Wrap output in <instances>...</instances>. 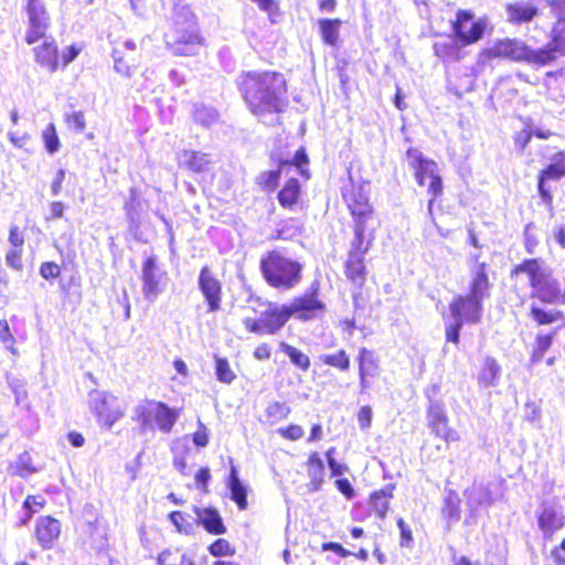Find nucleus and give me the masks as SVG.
Returning <instances> with one entry per match:
<instances>
[{
  "instance_id": "39448f33",
  "label": "nucleus",
  "mask_w": 565,
  "mask_h": 565,
  "mask_svg": "<svg viewBox=\"0 0 565 565\" xmlns=\"http://www.w3.org/2000/svg\"><path fill=\"white\" fill-rule=\"evenodd\" d=\"M406 157L417 185L426 188L428 194L427 210L431 221L435 222L434 204L444 195V182L438 164L435 160L426 158L416 148H408Z\"/></svg>"
},
{
  "instance_id": "473e14b6",
  "label": "nucleus",
  "mask_w": 565,
  "mask_h": 565,
  "mask_svg": "<svg viewBox=\"0 0 565 565\" xmlns=\"http://www.w3.org/2000/svg\"><path fill=\"white\" fill-rule=\"evenodd\" d=\"M501 374V366L492 356L483 359L477 375L478 385L481 387L495 386Z\"/></svg>"
},
{
  "instance_id": "09e8293b",
  "label": "nucleus",
  "mask_w": 565,
  "mask_h": 565,
  "mask_svg": "<svg viewBox=\"0 0 565 565\" xmlns=\"http://www.w3.org/2000/svg\"><path fill=\"white\" fill-rule=\"evenodd\" d=\"M565 74V67L557 68L554 71H548L544 74L543 86L546 92H551L553 88H556L554 85L561 77Z\"/></svg>"
},
{
  "instance_id": "49530a36",
  "label": "nucleus",
  "mask_w": 565,
  "mask_h": 565,
  "mask_svg": "<svg viewBox=\"0 0 565 565\" xmlns=\"http://www.w3.org/2000/svg\"><path fill=\"white\" fill-rule=\"evenodd\" d=\"M277 433L280 437L290 441H297L303 436L302 427L297 424H290L286 427H280Z\"/></svg>"
},
{
  "instance_id": "f257e3e1",
  "label": "nucleus",
  "mask_w": 565,
  "mask_h": 565,
  "mask_svg": "<svg viewBox=\"0 0 565 565\" xmlns=\"http://www.w3.org/2000/svg\"><path fill=\"white\" fill-rule=\"evenodd\" d=\"M248 111L266 125L279 124V116L289 105L288 79L274 70H253L241 73L236 82Z\"/></svg>"
},
{
  "instance_id": "ddd939ff",
  "label": "nucleus",
  "mask_w": 565,
  "mask_h": 565,
  "mask_svg": "<svg viewBox=\"0 0 565 565\" xmlns=\"http://www.w3.org/2000/svg\"><path fill=\"white\" fill-rule=\"evenodd\" d=\"M135 418L140 423L141 429L153 430L158 427L168 433L174 424V412L161 402L143 401L135 409Z\"/></svg>"
},
{
  "instance_id": "de8ad7c7",
  "label": "nucleus",
  "mask_w": 565,
  "mask_h": 565,
  "mask_svg": "<svg viewBox=\"0 0 565 565\" xmlns=\"http://www.w3.org/2000/svg\"><path fill=\"white\" fill-rule=\"evenodd\" d=\"M396 525L399 530V535H401L399 545L402 547L409 546L414 541L413 533H412L409 525L405 522V520L403 518H397Z\"/></svg>"
},
{
  "instance_id": "393cba45",
  "label": "nucleus",
  "mask_w": 565,
  "mask_h": 565,
  "mask_svg": "<svg viewBox=\"0 0 565 565\" xmlns=\"http://www.w3.org/2000/svg\"><path fill=\"white\" fill-rule=\"evenodd\" d=\"M143 294L148 300H153L164 284V274L157 267L156 258L150 256L142 266Z\"/></svg>"
},
{
  "instance_id": "e2e57ef3",
  "label": "nucleus",
  "mask_w": 565,
  "mask_h": 565,
  "mask_svg": "<svg viewBox=\"0 0 565 565\" xmlns=\"http://www.w3.org/2000/svg\"><path fill=\"white\" fill-rule=\"evenodd\" d=\"M9 242L14 248L22 247L24 244V236L17 225H12L10 228Z\"/></svg>"
},
{
  "instance_id": "f03ea898",
  "label": "nucleus",
  "mask_w": 565,
  "mask_h": 565,
  "mask_svg": "<svg viewBox=\"0 0 565 565\" xmlns=\"http://www.w3.org/2000/svg\"><path fill=\"white\" fill-rule=\"evenodd\" d=\"M527 278L532 289L531 297L546 305H565V288L552 277V271L545 266L542 258H525L514 265L509 273L512 281H518L521 276Z\"/></svg>"
},
{
  "instance_id": "cd10ccee",
  "label": "nucleus",
  "mask_w": 565,
  "mask_h": 565,
  "mask_svg": "<svg viewBox=\"0 0 565 565\" xmlns=\"http://www.w3.org/2000/svg\"><path fill=\"white\" fill-rule=\"evenodd\" d=\"M61 534V523L51 516H41L36 522L35 535L43 548H51Z\"/></svg>"
},
{
  "instance_id": "052dcab7",
  "label": "nucleus",
  "mask_w": 565,
  "mask_h": 565,
  "mask_svg": "<svg viewBox=\"0 0 565 565\" xmlns=\"http://www.w3.org/2000/svg\"><path fill=\"white\" fill-rule=\"evenodd\" d=\"M443 513L448 520L458 521L460 516L459 505L451 500H447Z\"/></svg>"
},
{
  "instance_id": "6e6552de",
  "label": "nucleus",
  "mask_w": 565,
  "mask_h": 565,
  "mask_svg": "<svg viewBox=\"0 0 565 565\" xmlns=\"http://www.w3.org/2000/svg\"><path fill=\"white\" fill-rule=\"evenodd\" d=\"M481 55L487 61L507 60L541 67L536 49L515 38L495 40L490 46L481 51Z\"/></svg>"
},
{
  "instance_id": "c756f323",
  "label": "nucleus",
  "mask_w": 565,
  "mask_h": 565,
  "mask_svg": "<svg viewBox=\"0 0 565 565\" xmlns=\"http://www.w3.org/2000/svg\"><path fill=\"white\" fill-rule=\"evenodd\" d=\"M198 522L202 527L212 535H223L227 527L215 508H203L196 512Z\"/></svg>"
},
{
  "instance_id": "5fc2aeb1",
  "label": "nucleus",
  "mask_w": 565,
  "mask_h": 565,
  "mask_svg": "<svg viewBox=\"0 0 565 565\" xmlns=\"http://www.w3.org/2000/svg\"><path fill=\"white\" fill-rule=\"evenodd\" d=\"M21 255H22V253L20 249L12 248V249L8 250V253L6 255L7 265L15 270H21L23 267L22 260H21Z\"/></svg>"
},
{
  "instance_id": "2eb2a0df",
  "label": "nucleus",
  "mask_w": 565,
  "mask_h": 565,
  "mask_svg": "<svg viewBox=\"0 0 565 565\" xmlns=\"http://www.w3.org/2000/svg\"><path fill=\"white\" fill-rule=\"evenodd\" d=\"M198 287L207 305L209 312H217L223 302V284L215 270L204 265L198 277Z\"/></svg>"
},
{
  "instance_id": "b1692460",
  "label": "nucleus",
  "mask_w": 565,
  "mask_h": 565,
  "mask_svg": "<svg viewBox=\"0 0 565 565\" xmlns=\"http://www.w3.org/2000/svg\"><path fill=\"white\" fill-rule=\"evenodd\" d=\"M504 11L507 22L511 25L529 24L541 13L536 4L521 0L505 3Z\"/></svg>"
},
{
  "instance_id": "a18cd8bd",
  "label": "nucleus",
  "mask_w": 565,
  "mask_h": 565,
  "mask_svg": "<svg viewBox=\"0 0 565 565\" xmlns=\"http://www.w3.org/2000/svg\"><path fill=\"white\" fill-rule=\"evenodd\" d=\"M42 138L45 145V149L49 153L53 154L58 150L60 140L53 124L47 125V127L43 130Z\"/></svg>"
},
{
  "instance_id": "6e6d98bb",
  "label": "nucleus",
  "mask_w": 565,
  "mask_h": 565,
  "mask_svg": "<svg viewBox=\"0 0 565 565\" xmlns=\"http://www.w3.org/2000/svg\"><path fill=\"white\" fill-rule=\"evenodd\" d=\"M17 473L21 477H26L35 471V469H33L30 465V456L26 452L20 456L17 462Z\"/></svg>"
},
{
  "instance_id": "ea45409f",
  "label": "nucleus",
  "mask_w": 565,
  "mask_h": 565,
  "mask_svg": "<svg viewBox=\"0 0 565 565\" xmlns=\"http://www.w3.org/2000/svg\"><path fill=\"white\" fill-rule=\"evenodd\" d=\"M183 157L186 168L193 172L205 171L211 163L205 153L196 151H184Z\"/></svg>"
},
{
  "instance_id": "0e129e2a",
  "label": "nucleus",
  "mask_w": 565,
  "mask_h": 565,
  "mask_svg": "<svg viewBox=\"0 0 565 565\" xmlns=\"http://www.w3.org/2000/svg\"><path fill=\"white\" fill-rule=\"evenodd\" d=\"M565 537L561 541L558 546L553 547L551 555L555 565H565Z\"/></svg>"
},
{
  "instance_id": "412c9836",
  "label": "nucleus",
  "mask_w": 565,
  "mask_h": 565,
  "mask_svg": "<svg viewBox=\"0 0 565 565\" xmlns=\"http://www.w3.org/2000/svg\"><path fill=\"white\" fill-rule=\"evenodd\" d=\"M489 264L486 262L476 263L471 269V277L466 295L481 301L491 296L492 282L489 277Z\"/></svg>"
},
{
  "instance_id": "4c0bfd02",
  "label": "nucleus",
  "mask_w": 565,
  "mask_h": 565,
  "mask_svg": "<svg viewBox=\"0 0 565 565\" xmlns=\"http://www.w3.org/2000/svg\"><path fill=\"white\" fill-rule=\"evenodd\" d=\"M320 361L330 367L337 369L340 372H348L351 366V359L344 349H339L334 353L322 354Z\"/></svg>"
},
{
  "instance_id": "a878e982",
  "label": "nucleus",
  "mask_w": 565,
  "mask_h": 565,
  "mask_svg": "<svg viewBox=\"0 0 565 565\" xmlns=\"http://www.w3.org/2000/svg\"><path fill=\"white\" fill-rule=\"evenodd\" d=\"M396 486L388 483L385 487L374 490L369 495L370 514L384 520L390 510V501L394 497Z\"/></svg>"
},
{
  "instance_id": "7ed1b4c3",
  "label": "nucleus",
  "mask_w": 565,
  "mask_h": 565,
  "mask_svg": "<svg viewBox=\"0 0 565 565\" xmlns=\"http://www.w3.org/2000/svg\"><path fill=\"white\" fill-rule=\"evenodd\" d=\"M348 172L349 183L342 186L341 195L352 217L353 235L375 236V231L381 226V218L366 189L370 181H356L353 179L351 171Z\"/></svg>"
},
{
  "instance_id": "680f3d73",
  "label": "nucleus",
  "mask_w": 565,
  "mask_h": 565,
  "mask_svg": "<svg viewBox=\"0 0 565 565\" xmlns=\"http://www.w3.org/2000/svg\"><path fill=\"white\" fill-rule=\"evenodd\" d=\"M321 548H322V551H331V552L338 554L340 557L351 556V551L344 548L338 542H326L321 545Z\"/></svg>"
},
{
  "instance_id": "338daca9",
  "label": "nucleus",
  "mask_w": 565,
  "mask_h": 565,
  "mask_svg": "<svg viewBox=\"0 0 565 565\" xmlns=\"http://www.w3.org/2000/svg\"><path fill=\"white\" fill-rule=\"evenodd\" d=\"M532 137H533V134L531 130H524L521 134L514 135L513 139H514L515 145L521 150H524L526 148V146L530 143Z\"/></svg>"
},
{
  "instance_id": "aec40b11",
  "label": "nucleus",
  "mask_w": 565,
  "mask_h": 565,
  "mask_svg": "<svg viewBox=\"0 0 565 565\" xmlns=\"http://www.w3.org/2000/svg\"><path fill=\"white\" fill-rule=\"evenodd\" d=\"M540 66L554 63L558 56L565 55V23H554L551 29L550 42L537 47Z\"/></svg>"
},
{
  "instance_id": "37998d69",
  "label": "nucleus",
  "mask_w": 565,
  "mask_h": 565,
  "mask_svg": "<svg viewBox=\"0 0 565 565\" xmlns=\"http://www.w3.org/2000/svg\"><path fill=\"white\" fill-rule=\"evenodd\" d=\"M179 44L182 45V47H179V55H192L202 44V39L198 33H191L188 38L184 35L179 38Z\"/></svg>"
},
{
  "instance_id": "58836bf2",
  "label": "nucleus",
  "mask_w": 565,
  "mask_h": 565,
  "mask_svg": "<svg viewBox=\"0 0 565 565\" xmlns=\"http://www.w3.org/2000/svg\"><path fill=\"white\" fill-rule=\"evenodd\" d=\"M291 413L290 407L282 402H273L269 403L265 409L266 423L269 425L278 424L282 420H286Z\"/></svg>"
},
{
  "instance_id": "864d4df0",
  "label": "nucleus",
  "mask_w": 565,
  "mask_h": 565,
  "mask_svg": "<svg viewBox=\"0 0 565 565\" xmlns=\"http://www.w3.org/2000/svg\"><path fill=\"white\" fill-rule=\"evenodd\" d=\"M66 121L78 132H82L86 127L85 117L82 111H73L72 114L66 115Z\"/></svg>"
},
{
  "instance_id": "a19ab883",
  "label": "nucleus",
  "mask_w": 565,
  "mask_h": 565,
  "mask_svg": "<svg viewBox=\"0 0 565 565\" xmlns=\"http://www.w3.org/2000/svg\"><path fill=\"white\" fill-rule=\"evenodd\" d=\"M207 552L214 557L234 556L236 547L227 539H216L209 546Z\"/></svg>"
},
{
  "instance_id": "bb28decb",
  "label": "nucleus",
  "mask_w": 565,
  "mask_h": 565,
  "mask_svg": "<svg viewBox=\"0 0 565 565\" xmlns=\"http://www.w3.org/2000/svg\"><path fill=\"white\" fill-rule=\"evenodd\" d=\"M305 467L309 478L308 489L311 492L321 490L326 481V467L320 454L318 451L309 452Z\"/></svg>"
},
{
  "instance_id": "4d7b16f0",
  "label": "nucleus",
  "mask_w": 565,
  "mask_h": 565,
  "mask_svg": "<svg viewBox=\"0 0 565 565\" xmlns=\"http://www.w3.org/2000/svg\"><path fill=\"white\" fill-rule=\"evenodd\" d=\"M117 54L118 52L114 51L113 57L115 71L126 77H131L134 73L131 66H129L121 57H118Z\"/></svg>"
},
{
  "instance_id": "9b49d317",
  "label": "nucleus",
  "mask_w": 565,
  "mask_h": 565,
  "mask_svg": "<svg viewBox=\"0 0 565 565\" xmlns=\"http://www.w3.org/2000/svg\"><path fill=\"white\" fill-rule=\"evenodd\" d=\"M290 319L307 322L322 318L327 312V305L321 297V284L313 280L300 295L294 297L290 303H285Z\"/></svg>"
},
{
  "instance_id": "e433bc0d",
  "label": "nucleus",
  "mask_w": 565,
  "mask_h": 565,
  "mask_svg": "<svg viewBox=\"0 0 565 565\" xmlns=\"http://www.w3.org/2000/svg\"><path fill=\"white\" fill-rule=\"evenodd\" d=\"M280 350L289 358L290 362L301 372H307L310 369L311 361L309 355L300 349L288 344L286 342L279 343Z\"/></svg>"
},
{
  "instance_id": "72a5a7b5",
  "label": "nucleus",
  "mask_w": 565,
  "mask_h": 565,
  "mask_svg": "<svg viewBox=\"0 0 565 565\" xmlns=\"http://www.w3.org/2000/svg\"><path fill=\"white\" fill-rule=\"evenodd\" d=\"M527 316L537 326H551L565 319L563 311L546 309L534 301L529 307Z\"/></svg>"
},
{
  "instance_id": "6ab92c4d",
  "label": "nucleus",
  "mask_w": 565,
  "mask_h": 565,
  "mask_svg": "<svg viewBox=\"0 0 565 565\" xmlns=\"http://www.w3.org/2000/svg\"><path fill=\"white\" fill-rule=\"evenodd\" d=\"M116 401L115 396L103 391H93L89 394L90 408L96 413L98 420L107 428H110L122 417V412L115 405Z\"/></svg>"
},
{
  "instance_id": "9d476101",
  "label": "nucleus",
  "mask_w": 565,
  "mask_h": 565,
  "mask_svg": "<svg viewBox=\"0 0 565 565\" xmlns=\"http://www.w3.org/2000/svg\"><path fill=\"white\" fill-rule=\"evenodd\" d=\"M375 236L353 235L344 262V275L356 288L364 287L367 277L365 254L372 248Z\"/></svg>"
},
{
  "instance_id": "7c9ffc66",
  "label": "nucleus",
  "mask_w": 565,
  "mask_h": 565,
  "mask_svg": "<svg viewBox=\"0 0 565 565\" xmlns=\"http://www.w3.org/2000/svg\"><path fill=\"white\" fill-rule=\"evenodd\" d=\"M343 21L339 18H323L318 20L319 34L324 45L337 47L340 44V30Z\"/></svg>"
},
{
  "instance_id": "8fccbe9b",
  "label": "nucleus",
  "mask_w": 565,
  "mask_h": 565,
  "mask_svg": "<svg viewBox=\"0 0 565 565\" xmlns=\"http://www.w3.org/2000/svg\"><path fill=\"white\" fill-rule=\"evenodd\" d=\"M334 486L338 489V491L340 493H342L343 497L347 500H351V499L354 498L355 491H354L353 486H352V483L350 482L349 479H347V478H337L334 480Z\"/></svg>"
},
{
  "instance_id": "dca6fc26",
  "label": "nucleus",
  "mask_w": 565,
  "mask_h": 565,
  "mask_svg": "<svg viewBox=\"0 0 565 565\" xmlns=\"http://www.w3.org/2000/svg\"><path fill=\"white\" fill-rule=\"evenodd\" d=\"M25 12L28 15L25 41L28 44H34L45 38L50 26V15L43 0H25Z\"/></svg>"
},
{
  "instance_id": "f704fd0d",
  "label": "nucleus",
  "mask_w": 565,
  "mask_h": 565,
  "mask_svg": "<svg viewBox=\"0 0 565 565\" xmlns=\"http://www.w3.org/2000/svg\"><path fill=\"white\" fill-rule=\"evenodd\" d=\"M227 488L231 493V499L236 503L237 508L241 511L246 510L248 508L247 490L238 479V473L235 466L231 467L227 479Z\"/></svg>"
},
{
  "instance_id": "774afa93",
  "label": "nucleus",
  "mask_w": 565,
  "mask_h": 565,
  "mask_svg": "<svg viewBox=\"0 0 565 565\" xmlns=\"http://www.w3.org/2000/svg\"><path fill=\"white\" fill-rule=\"evenodd\" d=\"M434 51H435V54L443 58V60H446V58H449L451 57V53L454 51V47L449 44H446V43H436L434 45Z\"/></svg>"
},
{
  "instance_id": "5701e85b",
  "label": "nucleus",
  "mask_w": 565,
  "mask_h": 565,
  "mask_svg": "<svg viewBox=\"0 0 565 565\" xmlns=\"http://www.w3.org/2000/svg\"><path fill=\"white\" fill-rule=\"evenodd\" d=\"M359 367V383L361 391L366 390L371 380L380 373V361L375 352L367 348H360L355 358Z\"/></svg>"
},
{
  "instance_id": "2f4dec72",
  "label": "nucleus",
  "mask_w": 565,
  "mask_h": 565,
  "mask_svg": "<svg viewBox=\"0 0 565 565\" xmlns=\"http://www.w3.org/2000/svg\"><path fill=\"white\" fill-rule=\"evenodd\" d=\"M125 210L129 221L130 230L138 235L140 227L143 224V204L138 196L136 189H130L129 200L125 204Z\"/></svg>"
},
{
  "instance_id": "20e7f679",
  "label": "nucleus",
  "mask_w": 565,
  "mask_h": 565,
  "mask_svg": "<svg viewBox=\"0 0 565 565\" xmlns=\"http://www.w3.org/2000/svg\"><path fill=\"white\" fill-rule=\"evenodd\" d=\"M259 271L265 282L275 290L288 291L302 280L303 264L278 248L266 252L259 259Z\"/></svg>"
},
{
  "instance_id": "4468645a",
  "label": "nucleus",
  "mask_w": 565,
  "mask_h": 565,
  "mask_svg": "<svg viewBox=\"0 0 565 565\" xmlns=\"http://www.w3.org/2000/svg\"><path fill=\"white\" fill-rule=\"evenodd\" d=\"M427 397V426L431 434L446 444L459 441L460 434L450 425L447 409L444 403L431 397L428 393Z\"/></svg>"
},
{
  "instance_id": "13d9d810",
  "label": "nucleus",
  "mask_w": 565,
  "mask_h": 565,
  "mask_svg": "<svg viewBox=\"0 0 565 565\" xmlns=\"http://www.w3.org/2000/svg\"><path fill=\"white\" fill-rule=\"evenodd\" d=\"M358 422L362 429H366L372 423V408L367 405L362 406L358 412Z\"/></svg>"
},
{
  "instance_id": "f3484780",
  "label": "nucleus",
  "mask_w": 565,
  "mask_h": 565,
  "mask_svg": "<svg viewBox=\"0 0 565 565\" xmlns=\"http://www.w3.org/2000/svg\"><path fill=\"white\" fill-rule=\"evenodd\" d=\"M555 335L556 329L551 331H539L534 335L532 342L526 345L529 362L531 365H536L545 361L547 366H553L557 361L562 360L563 355L561 353L546 356L552 349Z\"/></svg>"
},
{
  "instance_id": "0eeeda50",
  "label": "nucleus",
  "mask_w": 565,
  "mask_h": 565,
  "mask_svg": "<svg viewBox=\"0 0 565 565\" xmlns=\"http://www.w3.org/2000/svg\"><path fill=\"white\" fill-rule=\"evenodd\" d=\"M270 159L276 164V169L265 170L256 178V184L262 191L271 193L277 190L280 177L287 167H295L303 181H308L311 178L308 169L310 160L305 147L298 148L290 160L282 158L278 153H271Z\"/></svg>"
},
{
  "instance_id": "69168bd1",
  "label": "nucleus",
  "mask_w": 565,
  "mask_h": 565,
  "mask_svg": "<svg viewBox=\"0 0 565 565\" xmlns=\"http://www.w3.org/2000/svg\"><path fill=\"white\" fill-rule=\"evenodd\" d=\"M0 341L6 345L14 342L7 320H0Z\"/></svg>"
},
{
  "instance_id": "bf43d9fd",
  "label": "nucleus",
  "mask_w": 565,
  "mask_h": 565,
  "mask_svg": "<svg viewBox=\"0 0 565 565\" xmlns=\"http://www.w3.org/2000/svg\"><path fill=\"white\" fill-rule=\"evenodd\" d=\"M271 353H273L271 345L269 343L264 342V343L258 344L254 349L253 356L258 361H265V360L270 359Z\"/></svg>"
},
{
  "instance_id": "3c124183",
  "label": "nucleus",
  "mask_w": 565,
  "mask_h": 565,
  "mask_svg": "<svg viewBox=\"0 0 565 565\" xmlns=\"http://www.w3.org/2000/svg\"><path fill=\"white\" fill-rule=\"evenodd\" d=\"M546 4L556 17L555 23H565V0H546Z\"/></svg>"
},
{
  "instance_id": "c03bdc74",
  "label": "nucleus",
  "mask_w": 565,
  "mask_h": 565,
  "mask_svg": "<svg viewBox=\"0 0 565 565\" xmlns=\"http://www.w3.org/2000/svg\"><path fill=\"white\" fill-rule=\"evenodd\" d=\"M217 111L204 105L195 106L193 109L194 120L203 126H209L217 119Z\"/></svg>"
},
{
  "instance_id": "a211bd4d",
  "label": "nucleus",
  "mask_w": 565,
  "mask_h": 565,
  "mask_svg": "<svg viewBox=\"0 0 565 565\" xmlns=\"http://www.w3.org/2000/svg\"><path fill=\"white\" fill-rule=\"evenodd\" d=\"M563 178H565V151L558 150L552 157L551 162L537 174V191L545 204H551L553 201L552 193L546 185L547 182L558 181Z\"/></svg>"
},
{
  "instance_id": "f8f14e48",
  "label": "nucleus",
  "mask_w": 565,
  "mask_h": 565,
  "mask_svg": "<svg viewBox=\"0 0 565 565\" xmlns=\"http://www.w3.org/2000/svg\"><path fill=\"white\" fill-rule=\"evenodd\" d=\"M290 320L286 305L266 302V309L258 318H244L243 326L248 333L256 335H275L279 333Z\"/></svg>"
},
{
  "instance_id": "1a4fd4ad",
  "label": "nucleus",
  "mask_w": 565,
  "mask_h": 565,
  "mask_svg": "<svg viewBox=\"0 0 565 565\" xmlns=\"http://www.w3.org/2000/svg\"><path fill=\"white\" fill-rule=\"evenodd\" d=\"M487 31V19L476 18L469 9H458L450 21V38L457 47L471 46L481 41Z\"/></svg>"
},
{
  "instance_id": "4be33fe9",
  "label": "nucleus",
  "mask_w": 565,
  "mask_h": 565,
  "mask_svg": "<svg viewBox=\"0 0 565 565\" xmlns=\"http://www.w3.org/2000/svg\"><path fill=\"white\" fill-rule=\"evenodd\" d=\"M302 184L298 178H288L278 189L276 199L279 206L288 212H295L302 204Z\"/></svg>"
},
{
  "instance_id": "c9c22d12",
  "label": "nucleus",
  "mask_w": 565,
  "mask_h": 565,
  "mask_svg": "<svg viewBox=\"0 0 565 565\" xmlns=\"http://www.w3.org/2000/svg\"><path fill=\"white\" fill-rule=\"evenodd\" d=\"M35 60L41 66L46 67L50 72L57 68V46L54 41H45L41 46L34 49Z\"/></svg>"
},
{
  "instance_id": "423d86ee",
  "label": "nucleus",
  "mask_w": 565,
  "mask_h": 565,
  "mask_svg": "<svg viewBox=\"0 0 565 565\" xmlns=\"http://www.w3.org/2000/svg\"><path fill=\"white\" fill-rule=\"evenodd\" d=\"M449 311L454 322L446 326L445 338L447 342L457 345L462 326L477 324L481 321L483 303L466 294H460L450 301Z\"/></svg>"
},
{
  "instance_id": "79ce46f5",
  "label": "nucleus",
  "mask_w": 565,
  "mask_h": 565,
  "mask_svg": "<svg viewBox=\"0 0 565 565\" xmlns=\"http://www.w3.org/2000/svg\"><path fill=\"white\" fill-rule=\"evenodd\" d=\"M214 362L217 381L224 384H231L236 379V374L232 370L228 360L226 358L215 356Z\"/></svg>"
},
{
  "instance_id": "c85d7f7f",
  "label": "nucleus",
  "mask_w": 565,
  "mask_h": 565,
  "mask_svg": "<svg viewBox=\"0 0 565 565\" xmlns=\"http://www.w3.org/2000/svg\"><path fill=\"white\" fill-rule=\"evenodd\" d=\"M537 525L544 537L552 539L565 526V515L557 513L553 507L544 508L537 514Z\"/></svg>"
},
{
  "instance_id": "603ef678",
  "label": "nucleus",
  "mask_w": 565,
  "mask_h": 565,
  "mask_svg": "<svg viewBox=\"0 0 565 565\" xmlns=\"http://www.w3.org/2000/svg\"><path fill=\"white\" fill-rule=\"evenodd\" d=\"M60 274V266L53 262H45L40 267V275L46 280L57 278Z\"/></svg>"
}]
</instances>
